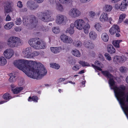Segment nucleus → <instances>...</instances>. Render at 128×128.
Instances as JSON below:
<instances>
[{
  "instance_id": "obj_1",
  "label": "nucleus",
  "mask_w": 128,
  "mask_h": 128,
  "mask_svg": "<svg viewBox=\"0 0 128 128\" xmlns=\"http://www.w3.org/2000/svg\"><path fill=\"white\" fill-rule=\"evenodd\" d=\"M13 63L15 66L31 78L40 79L47 73V71L45 68L40 66L41 64L39 62L19 60H15Z\"/></svg>"
},
{
  "instance_id": "obj_2",
  "label": "nucleus",
  "mask_w": 128,
  "mask_h": 128,
  "mask_svg": "<svg viewBox=\"0 0 128 128\" xmlns=\"http://www.w3.org/2000/svg\"><path fill=\"white\" fill-rule=\"evenodd\" d=\"M103 74L109 78L108 82L111 89H113L115 96L123 110L128 111V94H125V88L124 86L117 87L115 84L113 76L108 71H102Z\"/></svg>"
},
{
  "instance_id": "obj_3",
  "label": "nucleus",
  "mask_w": 128,
  "mask_h": 128,
  "mask_svg": "<svg viewBox=\"0 0 128 128\" xmlns=\"http://www.w3.org/2000/svg\"><path fill=\"white\" fill-rule=\"evenodd\" d=\"M28 43L31 46L36 50L44 49L46 47L45 42L37 38L30 39Z\"/></svg>"
},
{
  "instance_id": "obj_4",
  "label": "nucleus",
  "mask_w": 128,
  "mask_h": 128,
  "mask_svg": "<svg viewBox=\"0 0 128 128\" xmlns=\"http://www.w3.org/2000/svg\"><path fill=\"white\" fill-rule=\"evenodd\" d=\"M23 24L24 25L28 27L32 26V28L36 27L38 20L35 17L32 16L31 18L28 17L23 18Z\"/></svg>"
},
{
  "instance_id": "obj_5",
  "label": "nucleus",
  "mask_w": 128,
  "mask_h": 128,
  "mask_svg": "<svg viewBox=\"0 0 128 128\" xmlns=\"http://www.w3.org/2000/svg\"><path fill=\"white\" fill-rule=\"evenodd\" d=\"M7 44L12 48L16 47L21 45V41L20 38L15 36H11L8 40Z\"/></svg>"
},
{
  "instance_id": "obj_6",
  "label": "nucleus",
  "mask_w": 128,
  "mask_h": 128,
  "mask_svg": "<svg viewBox=\"0 0 128 128\" xmlns=\"http://www.w3.org/2000/svg\"><path fill=\"white\" fill-rule=\"evenodd\" d=\"M51 13L48 10L43 12H39L38 14V16L42 20L45 22H48L51 20Z\"/></svg>"
},
{
  "instance_id": "obj_7",
  "label": "nucleus",
  "mask_w": 128,
  "mask_h": 128,
  "mask_svg": "<svg viewBox=\"0 0 128 128\" xmlns=\"http://www.w3.org/2000/svg\"><path fill=\"white\" fill-rule=\"evenodd\" d=\"M68 14L72 18H76L80 16L81 12L78 9L74 8L70 10L68 12Z\"/></svg>"
},
{
  "instance_id": "obj_8",
  "label": "nucleus",
  "mask_w": 128,
  "mask_h": 128,
  "mask_svg": "<svg viewBox=\"0 0 128 128\" xmlns=\"http://www.w3.org/2000/svg\"><path fill=\"white\" fill-rule=\"evenodd\" d=\"M85 24L84 20L82 19H78L74 22V26L77 29L81 30L83 29V27Z\"/></svg>"
},
{
  "instance_id": "obj_9",
  "label": "nucleus",
  "mask_w": 128,
  "mask_h": 128,
  "mask_svg": "<svg viewBox=\"0 0 128 128\" xmlns=\"http://www.w3.org/2000/svg\"><path fill=\"white\" fill-rule=\"evenodd\" d=\"M56 23L58 25H63L66 23V17L64 15L58 14L56 16Z\"/></svg>"
},
{
  "instance_id": "obj_10",
  "label": "nucleus",
  "mask_w": 128,
  "mask_h": 128,
  "mask_svg": "<svg viewBox=\"0 0 128 128\" xmlns=\"http://www.w3.org/2000/svg\"><path fill=\"white\" fill-rule=\"evenodd\" d=\"M61 40L65 44H71L73 42L72 39L70 37L64 34H62L60 37Z\"/></svg>"
},
{
  "instance_id": "obj_11",
  "label": "nucleus",
  "mask_w": 128,
  "mask_h": 128,
  "mask_svg": "<svg viewBox=\"0 0 128 128\" xmlns=\"http://www.w3.org/2000/svg\"><path fill=\"white\" fill-rule=\"evenodd\" d=\"M32 52V48L30 47H28L23 49L22 52V54L24 58H30Z\"/></svg>"
},
{
  "instance_id": "obj_12",
  "label": "nucleus",
  "mask_w": 128,
  "mask_h": 128,
  "mask_svg": "<svg viewBox=\"0 0 128 128\" xmlns=\"http://www.w3.org/2000/svg\"><path fill=\"white\" fill-rule=\"evenodd\" d=\"M27 6L28 8L31 10H36L38 7V5L33 0L28 1L27 2Z\"/></svg>"
},
{
  "instance_id": "obj_13",
  "label": "nucleus",
  "mask_w": 128,
  "mask_h": 128,
  "mask_svg": "<svg viewBox=\"0 0 128 128\" xmlns=\"http://www.w3.org/2000/svg\"><path fill=\"white\" fill-rule=\"evenodd\" d=\"M14 51L11 48L6 49L4 52L3 54L4 57L7 59H9L13 55Z\"/></svg>"
},
{
  "instance_id": "obj_14",
  "label": "nucleus",
  "mask_w": 128,
  "mask_h": 128,
  "mask_svg": "<svg viewBox=\"0 0 128 128\" xmlns=\"http://www.w3.org/2000/svg\"><path fill=\"white\" fill-rule=\"evenodd\" d=\"M94 64L95 65L92 64V66L95 69H96L99 71L102 70L101 68H102L103 66L102 64L98 61H96L95 62Z\"/></svg>"
},
{
  "instance_id": "obj_15",
  "label": "nucleus",
  "mask_w": 128,
  "mask_h": 128,
  "mask_svg": "<svg viewBox=\"0 0 128 128\" xmlns=\"http://www.w3.org/2000/svg\"><path fill=\"white\" fill-rule=\"evenodd\" d=\"M117 31L118 32H120V31L119 26L117 25H113L109 30V32L112 35L115 34Z\"/></svg>"
},
{
  "instance_id": "obj_16",
  "label": "nucleus",
  "mask_w": 128,
  "mask_h": 128,
  "mask_svg": "<svg viewBox=\"0 0 128 128\" xmlns=\"http://www.w3.org/2000/svg\"><path fill=\"white\" fill-rule=\"evenodd\" d=\"M128 6V0H123L122 2L120 7V9L122 11H124L127 8Z\"/></svg>"
},
{
  "instance_id": "obj_17",
  "label": "nucleus",
  "mask_w": 128,
  "mask_h": 128,
  "mask_svg": "<svg viewBox=\"0 0 128 128\" xmlns=\"http://www.w3.org/2000/svg\"><path fill=\"white\" fill-rule=\"evenodd\" d=\"M99 20L102 22L107 21L108 20V14L105 12L102 13L100 18Z\"/></svg>"
},
{
  "instance_id": "obj_18",
  "label": "nucleus",
  "mask_w": 128,
  "mask_h": 128,
  "mask_svg": "<svg viewBox=\"0 0 128 128\" xmlns=\"http://www.w3.org/2000/svg\"><path fill=\"white\" fill-rule=\"evenodd\" d=\"M50 49L52 52L55 54H57L60 52L62 50L61 47H51Z\"/></svg>"
},
{
  "instance_id": "obj_19",
  "label": "nucleus",
  "mask_w": 128,
  "mask_h": 128,
  "mask_svg": "<svg viewBox=\"0 0 128 128\" xmlns=\"http://www.w3.org/2000/svg\"><path fill=\"white\" fill-rule=\"evenodd\" d=\"M74 24L73 23L71 24L70 25V27L67 29L66 31V33H69L70 34H73L74 31Z\"/></svg>"
},
{
  "instance_id": "obj_20",
  "label": "nucleus",
  "mask_w": 128,
  "mask_h": 128,
  "mask_svg": "<svg viewBox=\"0 0 128 128\" xmlns=\"http://www.w3.org/2000/svg\"><path fill=\"white\" fill-rule=\"evenodd\" d=\"M94 27L95 29L99 32H101L103 29L102 24L99 22H96Z\"/></svg>"
},
{
  "instance_id": "obj_21",
  "label": "nucleus",
  "mask_w": 128,
  "mask_h": 128,
  "mask_svg": "<svg viewBox=\"0 0 128 128\" xmlns=\"http://www.w3.org/2000/svg\"><path fill=\"white\" fill-rule=\"evenodd\" d=\"M84 32L86 34H88L89 32V30L90 28V26L88 22L86 23L83 27Z\"/></svg>"
},
{
  "instance_id": "obj_22",
  "label": "nucleus",
  "mask_w": 128,
  "mask_h": 128,
  "mask_svg": "<svg viewBox=\"0 0 128 128\" xmlns=\"http://www.w3.org/2000/svg\"><path fill=\"white\" fill-rule=\"evenodd\" d=\"M89 36L90 40H94L97 38V34L94 31L92 30L89 33Z\"/></svg>"
},
{
  "instance_id": "obj_23",
  "label": "nucleus",
  "mask_w": 128,
  "mask_h": 128,
  "mask_svg": "<svg viewBox=\"0 0 128 128\" xmlns=\"http://www.w3.org/2000/svg\"><path fill=\"white\" fill-rule=\"evenodd\" d=\"M107 51L111 54L114 53L116 52V50L114 47L111 44H109L107 46Z\"/></svg>"
},
{
  "instance_id": "obj_24",
  "label": "nucleus",
  "mask_w": 128,
  "mask_h": 128,
  "mask_svg": "<svg viewBox=\"0 0 128 128\" xmlns=\"http://www.w3.org/2000/svg\"><path fill=\"white\" fill-rule=\"evenodd\" d=\"M10 78L9 80L11 82H14L17 78V75L15 73H12L10 74Z\"/></svg>"
},
{
  "instance_id": "obj_25",
  "label": "nucleus",
  "mask_w": 128,
  "mask_h": 128,
  "mask_svg": "<svg viewBox=\"0 0 128 128\" xmlns=\"http://www.w3.org/2000/svg\"><path fill=\"white\" fill-rule=\"evenodd\" d=\"M6 63L7 60L3 56H0V66H4Z\"/></svg>"
},
{
  "instance_id": "obj_26",
  "label": "nucleus",
  "mask_w": 128,
  "mask_h": 128,
  "mask_svg": "<svg viewBox=\"0 0 128 128\" xmlns=\"http://www.w3.org/2000/svg\"><path fill=\"white\" fill-rule=\"evenodd\" d=\"M72 55L76 57H79L81 56V53L80 52L76 49L72 50Z\"/></svg>"
},
{
  "instance_id": "obj_27",
  "label": "nucleus",
  "mask_w": 128,
  "mask_h": 128,
  "mask_svg": "<svg viewBox=\"0 0 128 128\" xmlns=\"http://www.w3.org/2000/svg\"><path fill=\"white\" fill-rule=\"evenodd\" d=\"M14 26V23L12 22H8L4 26V28L7 30L10 29Z\"/></svg>"
},
{
  "instance_id": "obj_28",
  "label": "nucleus",
  "mask_w": 128,
  "mask_h": 128,
  "mask_svg": "<svg viewBox=\"0 0 128 128\" xmlns=\"http://www.w3.org/2000/svg\"><path fill=\"white\" fill-rule=\"evenodd\" d=\"M101 38L104 42H106L108 40V36L106 33H102L101 35Z\"/></svg>"
},
{
  "instance_id": "obj_29",
  "label": "nucleus",
  "mask_w": 128,
  "mask_h": 128,
  "mask_svg": "<svg viewBox=\"0 0 128 128\" xmlns=\"http://www.w3.org/2000/svg\"><path fill=\"white\" fill-rule=\"evenodd\" d=\"M56 9L60 12L63 11L64 9L62 6L59 3L56 4Z\"/></svg>"
},
{
  "instance_id": "obj_30",
  "label": "nucleus",
  "mask_w": 128,
  "mask_h": 128,
  "mask_svg": "<svg viewBox=\"0 0 128 128\" xmlns=\"http://www.w3.org/2000/svg\"><path fill=\"white\" fill-rule=\"evenodd\" d=\"M85 46L89 49L93 48L94 44L90 42L87 41L85 44Z\"/></svg>"
},
{
  "instance_id": "obj_31",
  "label": "nucleus",
  "mask_w": 128,
  "mask_h": 128,
  "mask_svg": "<svg viewBox=\"0 0 128 128\" xmlns=\"http://www.w3.org/2000/svg\"><path fill=\"white\" fill-rule=\"evenodd\" d=\"M122 41L121 40H115L113 41L112 44L115 47L119 48L120 47L119 43Z\"/></svg>"
},
{
  "instance_id": "obj_32",
  "label": "nucleus",
  "mask_w": 128,
  "mask_h": 128,
  "mask_svg": "<svg viewBox=\"0 0 128 128\" xmlns=\"http://www.w3.org/2000/svg\"><path fill=\"white\" fill-rule=\"evenodd\" d=\"M23 89L21 87H18L15 88L14 89H12V90L14 94H17L20 92Z\"/></svg>"
},
{
  "instance_id": "obj_33",
  "label": "nucleus",
  "mask_w": 128,
  "mask_h": 128,
  "mask_svg": "<svg viewBox=\"0 0 128 128\" xmlns=\"http://www.w3.org/2000/svg\"><path fill=\"white\" fill-rule=\"evenodd\" d=\"M126 16V15L125 14H120L119 17L118 23L120 24L122 22L125 18Z\"/></svg>"
},
{
  "instance_id": "obj_34",
  "label": "nucleus",
  "mask_w": 128,
  "mask_h": 128,
  "mask_svg": "<svg viewBox=\"0 0 128 128\" xmlns=\"http://www.w3.org/2000/svg\"><path fill=\"white\" fill-rule=\"evenodd\" d=\"M50 67L56 69H58L60 68V66L58 64L56 63H51L50 64Z\"/></svg>"
},
{
  "instance_id": "obj_35",
  "label": "nucleus",
  "mask_w": 128,
  "mask_h": 128,
  "mask_svg": "<svg viewBox=\"0 0 128 128\" xmlns=\"http://www.w3.org/2000/svg\"><path fill=\"white\" fill-rule=\"evenodd\" d=\"M3 98L5 100H8L12 98L10 95L8 93H6L3 96Z\"/></svg>"
},
{
  "instance_id": "obj_36",
  "label": "nucleus",
  "mask_w": 128,
  "mask_h": 128,
  "mask_svg": "<svg viewBox=\"0 0 128 128\" xmlns=\"http://www.w3.org/2000/svg\"><path fill=\"white\" fill-rule=\"evenodd\" d=\"M119 70L122 73H125L127 72L128 69L125 66H122L120 67Z\"/></svg>"
},
{
  "instance_id": "obj_37",
  "label": "nucleus",
  "mask_w": 128,
  "mask_h": 128,
  "mask_svg": "<svg viewBox=\"0 0 128 128\" xmlns=\"http://www.w3.org/2000/svg\"><path fill=\"white\" fill-rule=\"evenodd\" d=\"M39 54L40 53L39 52L37 51L34 52L32 53H31L30 58H33L35 56H38Z\"/></svg>"
},
{
  "instance_id": "obj_38",
  "label": "nucleus",
  "mask_w": 128,
  "mask_h": 128,
  "mask_svg": "<svg viewBox=\"0 0 128 128\" xmlns=\"http://www.w3.org/2000/svg\"><path fill=\"white\" fill-rule=\"evenodd\" d=\"M73 44L76 47L80 46L82 45V43L79 40H76L73 43Z\"/></svg>"
},
{
  "instance_id": "obj_39",
  "label": "nucleus",
  "mask_w": 128,
  "mask_h": 128,
  "mask_svg": "<svg viewBox=\"0 0 128 128\" xmlns=\"http://www.w3.org/2000/svg\"><path fill=\"white\" fill-rule=\"evenodd\" d=\"M112 7L111 6L108 4L106 5L104 8L105 10L107 12H110L112 10Z\"/></svg>"
},
{
  "instance_id": "obj_40",
  "label": "nucleus",
  "mask_w": 128,
  "mask_h": 128,
  "mask_svg": "<svg viewBox=\"0 0 128 128\" xmlns=\"http://www.w3.org/2000/svg\"><path fill=\"white\" fill-rule=\"evenodd\" d=\"M78 63L81 65L83 67L89 66V64L88 63L83 60H80L78 62Z\"/></svg>"
},
{
  "instance_id": "obj_41",
  "label": "nucleus",
  "mask_w": 128,
  "mask_h": 128,
  "mask_svg": "<svg viewBox=\"0 0 128 128\" xmlns=\"http://www.w3.org/2000/svg\"><path fill=\"white\" fill-rule=\"evenodd\" d=\"M120 56H116L114 57L113 61L116 63H118L120 62Z\"/></svg>"
},
{
  "instance_id": "obj_42",
  "label": "nucleus",
  "mask_w": 128,
  "mask_h": 128,
  "mask_svg": "<svg viewBox=\"0 0 128 128\" xmlns=\"http://www.w3.org/2000/svg\"><path fill=\"white\" fill-rule=\"evenodd\" d=\"M52 31L54 33L57 34L60 32V30L59 27H55L52 28Z\"/></svg>"
},
{
  "instance_id": "obj_43",
  "label": "nucleus",
  "mask_w": 128,
  "mask_h": 128,
  "mask_svg": "<svg viewBox=\"0 0 128 128\" xmlns=\"http://www.w3.org/2000/svg\"><path fill=\"white\" fill-rule=\"evenodd\" d=\"M5 12L6 13H9L12 11V8L10 5H8L5 7Z\"/></svg>"
},
{
  "instance_id": "obj_44",
  "label": "nucleus",
  "mask_w": 128,
  "mask_h": 128,
  "mask_svg": "<svg viewBox=\"0 0 128 128\" xmlns=\"http://www.w3.org/2000/svg\"><path fill=\"white\" fill-rule=\"evenodd\" d=\"M31 99H32V100L34 102H38V97L36 96H33L32 98L30 96L29 97L28 100V101H31L30 100Z\"/></svg>"
},
{
  "instance_id": "obj_45",
  "label": "nucleus",
  "mask_w": 128,
  "mask_h": 128,
  "mask_svg": "<svg viewBox=\"0 0 128 128\" xmlns=\"http://www.w3.org/2000/svg\"><path fill=\"white\" fill-rule=\"evenodd\" d=\"M67 62L70 64H72L74 62V60L71 56L68 58L66 60Z\"/></svg>"
},
{
  "instance_id": "obj_46",
  "label": "nucleus",
  "mask_w": 128,
  "mask_h": 128,
  "mask_svg": "<svg viewBox=\"0 0 128 128\" xmlns=\"http://www.w3.org/2000/svg\"><path fill=\"white\" fill-rule=\"evenodd\" d=\"M89 14V16L91 18H93L94 16L96 15V13L95 12L93 11L90 12Z\"/></svg>"
},
{
  "instance_id": "obj_47",
  "label": "nucleus",
  "mask_w": 128,
  "mask_h": 128,
  "mask_svg": "<svg viewBox=\"0 0 128 128\" xmlns=\"http://www.w3.org/2000/svg\"><path fill=\"white\" fill-rule=\"evenodd\" d=\"M106 59L107 60L110 61L112 60V57L108 54L106 53L104 54Z\"/></svg>"
},
{
  "instance_id": "obj_48",
  "label": "nucleus",
  "mask_w": 128,
  "mask_h": 128,
  "mask_svg": "<svg viewBox=\"0 0 128 128\" xmlns=\"http://www.w3.org/2000/svg\"><path fill=\"white\" fill-rule=\"evenodd\" d=\"M15 24L17 25H20L22 23L21 20L20 18H16V20L15 21Z\"/></svg>"
},
{
  "instance_id": "obj_49",
  "label": "nucleus",
  "mask_w": 128,
  "mask_h": 128,
  "mask_svg": "<svg viewBox=\"0 0 128 128\" xmlns=\"http://www.w3.org/2000/svg\"><path fill=\"white\" fill-rule=\"evenodd\" d=\"M79 69V66L78 65L76 64L72 67V69L74 71L78 70Z\"/></svg>"
},
{
  "instance_id": "obj_50",
  "label": "nucleus",
  "mask_w": 128,
  "mask_h": 128,
  "mask_svg": "<svg viewBox=\"0 0 128 128\" xmlns=\"http://www.w3.org/2000/svg\"><path fill=\"white\" fill-rule=\"evenodd\" d=\"M44 28V26L43 25L39 26H37V27L36 28V29L38 30L43 31V28Z\"/></svg>"
},
{
  "instance_id": "obj_51",
  "label": "nucleus",
  "mask_w": 128,
  "mask_h": 128,
  "mask_svg": "<svg viewBox=\"0 0 128 128\" xmlns=\"http://www.w3.org/2000/svg\"><path fill=\"white\" fill-rule=\"evenodd\" d=\"M120 62H124L126 61V58L124 56H120Z\"/></svg>"
},
{
  "instance_id": "obj_52",
  "label": "nucleus",
  "mask_w": 128,
  "mask_h": 128,
  "mask_svg": "<svg viewBox=\"0 0 128 128\" xmlns=\"http://www.w3.org/2000/svg\"><path fill=\"white\" fill-rule=\"evenodd\" d=\"M24 83V80L22 78L18 80V84L20 86L22 85Z\"/></svg>"
},
{
  "instance_id": "obj_53",
  "label": "nucleus",
  "mask_w": 128,
  "mask_h": 128,
  "mask_svg": "<svg viewBox=\"0 0 128 128\" xmlns=\"http://www.w3.org/2000/svg\"><path fill=\"white\" fill-rule=\"evenodd\" d=\"M17 6L20 8H22L23 6L22 2L20 1H18L17 3Z\"/></svg>"
},
{
  "instance_id": "obj_54",
  "label": "nucleus",
  "mask_w": 128,
  "mask_h": 128,
  "mask_svg": "<svg viewBox=\"0 0 128 128\" xmlns=\"http://www.w3.org/2000/svg\"><path fill=\"white\" fill-rule=\"evenodd\" d=\"M49 2L51 5H53L56 3L57 2V0H48Z\"/></svg>"
},
{
  "instance_id": "obj_55",
  "label": "nucleus",
  "mask_w": 128,
  "mask_h": 128,
  "mask_svg": "<svg viewBox=\"0 0 128 128\" xmlns=\"http://www.w3.org/2000/svg\"><path fill=\"white\" fill-rule=\"evenodd\" d=\"M60 2L62 4H67L69 0H59Z\"/></svg>"
},
{
  "instance_id": "obj_56",
  "label": "nucleus",
  "mask_w": 128,
  "mask_h": 128,
  "mask_svg": "<svg viewBox=\"0 0 128 128\" xmlns=\"http://www.w3.org/2000/svg\"><path fill=\"white\" fill-rule=\"evenodd\" d=\"M11 20V18L10 16L8 14L6 16V20L7 21H8Z\"/></svg>"
},
{
  "instance_id": "obj_57",
  "label": "nucleus",
  "mask_w": 128,
  "mask_h": 128,
  "mask_svg": "<svg viewBox=\"0 0 128 128\" xmlns=\"http://www.w3.org/2000/svg\"><path fill=\"white\" fill-rule=\"evenodd\" d=\"M50 29L49 27L48 26H44V28H43V31L44 32H46L49 30Z\"/></svg>"
},
{
  "instance_id": "obj_58",
  "label": "nucleus",
  "mask_w": 128,
  "mask_h": 128,
  "mask_svg": "<svg viewBox=\"0 0 128 128\" xmlns=\"http://www.w3.org/2000/svg\"><path fill=\"white\" fill-rule=\"evenodd\" d=\"M66 80L65 78H59L58 80V82H63L64 81Z\"/></svg>"
},
{
  "instance_id": "obj_59",
  "label": "nucleus",
  "mask_w": 128,
  "mask_h": 128,
  "mask_svg": "<svg viewBox=\"0 0 128 128\" xmlns=\"http://www.w3.org/2000/svg\"><path fill=\"white\" fill-rule=\"evenodd\" d=\"M37 3L40 4L42 3L44 0H34Z\"/></svg>"
},
{
  "instance_id": "obj_60",
  "label": "nucleus",
  "mask_w": 128,
  "mask_h": 128,
  "mask_svg": "<svg viewBox=\"0 0 128 128\" xmlns=\"http://www.w3.org/2000/svg\"><path fill=\"white\" fill-rule=\"evenodd\" d=\"M120 6L118 4H116L114 6V8L118 10L119 8L120 9Z\"/></svg>"
},
{
  "instance_id": "obj_61",
  "label": "nucleus",
  "mask_w": 128,
  "mask_h": 128,
  "mask_svg": "<svg viewBox=\"0 0 128 128\" xmlns=\"http://www.w3.org/2000/svg\"><path fill=\"white\" fill-rule=\"evenodd\" d=\"M124 24L125 25H127L128 24V19H126L124 22Z\"/></svg>"
},
{
  "instance_id": "obj_62",
  "label": "nucleus",
  "mask_w": 128,
  "mask_h": 128,
  "mask_svg": "<svg viewBox=\"0 0 128 128\" xmlns=\"http://www.w3.org/2000/svg\"><path fill=\"white\" fill-rule=\"evenodd\" d=\"M16 32L20 31L21 30L20 28L19 27H16L14 28Z\"/></svg>"
},
{
  "instance_id": "obj_63",
  "label": "nucleus",
  "mask_w": 128,
  "mask_h": 128,
  "mask_svg": "<svg viewBox=\"0 0 128 128\" xmlns=\"http://www.w3.org/2000/svg\"><path fill=\"white\" fill-rule=\"evenodd\" d=\"M90 0H80V2L82 3H86L90 1Z\"/></svg>"
},
{
  "instance_id": "obj_64",
  "label": "nucleus",
  "mask_w": 128,
  "mask_h": 128,
  "mask_svg": "<svg viewBox=\"0 0 128 128\" xmlns=\"http://www.w3.org/2000/svg\"><path fill=\"white\" fill-rule=\"evenodd\" d=\"M112 2L114 3L117 2L120 0H111Z\"/></svg>"
}]
</instances>
